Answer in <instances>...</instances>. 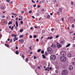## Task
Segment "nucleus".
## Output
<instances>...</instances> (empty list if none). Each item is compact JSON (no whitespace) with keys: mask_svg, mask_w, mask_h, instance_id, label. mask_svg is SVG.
<instances>
[{"mask_svg":"<svg viewBox=\"0 0 75 75\" xmlns=\"http://www.w3.org/2000/svg\"><path fill=\"white\" fill-rule=\"evenodd\" d=\"M68 68L69 70L70 71H72L73 70V68L72 67V66L71 65H70L69 66Z\"/></svg>","mask_w":75,"mask_h":75,"instance_id":"nucleus-9","label":"nucleus"},{"mask_svg":"<svg viewBox=\"0 0 75 75\" xmlns=\"http://www.w3.org/2000/svg\"><path fill=\"white\" fill-rule=\"evenodd\" d=\"M42 58H43V59H45V58H46V57H45V55L44 54H42Z\"/></svg>","mask_w":75,"mask_h":75,"instance_id":"nucleus-11","label":"nucleus"},{"mask_svg":"<svg viewBox=\"0 0 75 75\" xmlns=\"http://www.w3.org/2000/svg\"><path fill=\"white\" fill-rule=\"evenodd\" d=\"M21 24H23V21H21Z\"/></svg>","mask_w":75,"mask_h":75,"instance_id":"nucleus-33","label":"nucleus"},{"mask_svg":"<svg viewBox=\"0 0 75 75\" xmlns=\"http://www.w3.org/2000/svg\"><path fill=\"white\" fill-rule=\"evenodd\" d=\"M35 28H38V27L35 26L34 27Z\"/></svg>","mask_w":75,"mask_h":75,"instance_id":"nucleus-56","label":"nucleus"},{"mask_svg":"<svg viewBox=\"0 0 75 75\" xmlns=\"http://www.w3.org/2000/svg\"><path fill=\"white\" fill-rule=\"evenodd\" d=\"M41 11H44V10H42Z\"/></svg>","mask_w":75,"mask_h":75,"instance_id":"nucleus-64","label":"nucleus"},{"mask_svg":"<svg viewBox=\"0 0 75 75\" xmlns=\"http://www.w3.org/2000/svg\"><path fill=\"white\" fill-rule=\"evenodd\" d=\"M24 42V40L23 39H21L20 40V43H22V42Z\"/></svg>","mask_w":75,"mask_h":75,"instance_id":"nucleus-15","label":"nucleus"},{"mask_svg":"<svg viewBox=\"0 0 75 75\" xmlns=\"http://www.w3.org/2000/svg\"><path fill=\"white\" fill-rule=\"evenodd\" d=\"M15 48L16 49V50H17V49H18V47H16Z\"/></svg>","mask_w":75,"mask_h":75,"instance_id":"nucleus-53","label":"nucleus"},{"mask_svg":"<svg viewBox=\"0 0 75 75\" xmlns=\"http://www.w3.org/2000/svg\"><path fill=\"white\" fill-rule=\"evenodd\" d=\"M6 1L8 2V3H10V0H6Z\"/></svg>","mask_w":75,"mask_h":75,"instance_id":"nucleus-37","label":"nucleus"},{"mask_svg":"<svg viewBox=\"0 0 75 75\" xmlns=\"http://www.w3.org/2000/svg\"><path fill=\"white\" fill-rule=\"evenodd\" d=\"M41 53H42V54H44V50H42L41 51Z\"/></svg>","mask_w":75,"mask_h":75,"instance_id":"nucleus-20","label":"nucleus"},{"mask_svg":"<svg viewBox=\"0 0 75 75\" xmlns=\"http://www.w3.org/2000/svg\"><path fill=\"white\" fill-rule=\"evenodd\" d=\"M71 5H74V3L73 1H71Z\"/></svg>","mask_w":75,"mask_h":75,"instance_id":"nucleus-22","label":"nucleus"},{"mask_svg":"<svg viewBox=\"0 0 75 75\" xmlns=\"http://www.w3.org/2000/svg\"><path fill=\"white\" fill-rule=\"evenodd\" d=\"M32 2L33 3H35V2L33 0H32Z\"/></svg>","mask_w":75,"mask_h":75,"instance_id":"nucleus-39","label":"nucleus"},{"mask_svg":"<svg viewBox=\"0 0 75 75\" xmlns=\"http://www.w3.org/2000/svg\"><path fill=\"white\" fill-rule=\"evenodd\" d=\"M38 40H39V39H36V41H38Z\"/></svg>","mask_w":75,"mask_h":75,"instance_id":"nucleus-55","label":"nucleus"},{"mask_svg":"<svg viewBox=\"0 0 75 75\" xmlns=\"http://www.w3.org/2000/svg\"><path fill=\"white\" fill-rule=\"evenodd\" d=\"M59 12H62V10H59Z\"/></svg>","mask_w":75,"mask_h":75,"instance_id":"nucleus-40","label":"nucleus"},{"mask_svg":"<svg viewBox=\"0 0 75 75\" xmlns=\"http://www.w3.org/2000/svg\"><path fill=\"white\" fill-rule=\"evenodd\" d=\"M16 26L17 27H18V22H17V21H16Z\"/></svg>","mask_w":75,"mask_h":75,"instance_id":"nucleus-16","label":"nucleus"},{"mask_svg":"<svg viewBox=\"0 0 75 75\" xmlns=\"http://www.w3.org/2000/svg\"><path fill=\"white\" fill-rule=\"evenodd\" d=\"M61 54L62 55L65 56L66 55V52L64 51H62L61 52Z\"/></svg>","mask_w":75,"mask_h":75,"instance_id":"nucleus-6","label":"nucleus"},{"mask_svg":"<svg viewBox=\"0 0 75 75\" xmlns=\"http://www.w3.org/2000/svg\"><path fill=\"white\" fill-rule=\"evenodd\" d=\"M13 28H14V26H12L11 28V29L12 30H13Z\"/></svg>","mask_w":75,"mask_h":75,"instance_id":"nucleus-46","label":"nucleus"},{"mask_svg":"<svg viewBox=\"0 0 75 75\" xmlns=\"http://www.w3.org/2000/svg\"><path fill=\"white\" fill-rule=\"evenodd\" d=\"M29 37L30 38H33V36L31 35H30L29 36Z\"/></svg>","mask_w":75,"mask_h":75,"instance_id":"nucleus-26","label":"nucleus"},{"mask_svg":"<svg viewBox=\"0 0 75 75\" xmlns=\"http://www.w3.org/2000/svg\"><path fill=\"white\" fill-rule=\"evenodd\" d=\"M51 47L53 48H55L57 47V46L55 44H52V45L51 46Z\"/></svg>","mask_w":75,"mask_h":75,"instance_id":"nucleus-8","label":"nucleus"},{"mask_svg":"<svg viewBox=\"0 0 75 75\" xmlns=\"http://www.w3.org/2000/svg\"><path fill=\"white\" fill-rule=\"evenodd\" d=\"M32 13V11H31V10L30 11H29V13Z\"/></svg>","mask_w":75,"mask_h":75,"instance_id":"nucleus-35","label":"nucleus"},{"mask_svg":"<svg viewBox=\"0 0 75 75\" xmlns=\"http://www.w3.org/2000/svg\"><path fill=\"white\" fill-rule=\"evenodd\" d=\"M64 18H62V21H64Z\"/></svg>","mask_w":75,"mask_h":75,"instance_id":"nucleus-59","label":"nucleus"},{"mask_svg":"<svg viewBox=\"0 0 75 75\" xmlns=\"http://www.w3.org/2000/svg\"><path fill=\"white\" fill-rule=\"evenodd\" d=\"M33 6L34 7H36V4H35L34 5H33Z\"/></svg>","mask_w":75,"mask_h":75,"instance_id":"nucleus-45","label":"nucleus"},{"mask_svg":"<svg viewBox=\"0 0 75 75\" xmlns=\"http://www.w3.org/2000/svg\"><path fill=\"white\" fill-rule=\"evenodd\" d=\"M25 60L26 61H28V58H26Z\"/></svg>","mask_w":75,"mask_h":75,"instance_id":"nucleus-36","label":"nucleus"},{"mask_svg":"<svg viewBox=\"0 0 75 75\" xmlns=\"http://www.w3.org/2000/svg\"><path fill=\"white\" fill-rule=\"evenodd\" d=\"M32 17L34 19H35V17H34V16H32Z\"/></svg>","mask_w":75,"mask_h":75,"instance_id":"nucleus-48","label":"nucleus"},{"mask_svg":"<svg viewBox=\"0 0 75 75\" xmlns=\"http://www.w3.org/2000/svg\"><path fill=\"white\" fill-rule=\"evenodd\" d=\"M57 14L58 15H59V14H60V13H59V12H57Z\"/></svg>","mask_w":75,"mask_h":75,"instance_id":"nucleus-31","label":"nucleus"},{"mask_svg":"<svg viewBox=\"0 0 75 75\" xmlns=\"http://www.w3.org/2000/svg\"><path fill=\"white\" fill-rule=\"evenodd\" d=\"M13 2L12 1H11V2L10 3V4H12V3H13Z\"/></svg>","mask_w":75,"mask_h":75,"instance_id":"nucleus-60","label":"nucleus"},{"mask_svg":"<svg viewBox=\"0 0 75 75\" xmlns=\"http://www.w3.org/2000/svg\"><path fill=\"white\" fill-rule=\"evenodd\" d=\"M12 41H13L12 39H11L10 41V43H11V42H12Z\"/></svg>","mask_w":75,"mask_h":75,"instance_id":"nucleus-27","label":"nucleus"},{"mask_svg":"<svg viewBox=\"0 0 75 75\" xmlns=\"http://www.w3.org/2000/svg\"><path fill=\"white\" fill-rule=\"evenodd\" d=\"M47 51L49 54H52V49L50 47H48L47 48Z\"/></svg>","mask_w":75,"mask_h":75,"instance_id":"nucleus-3","label":"nucleus"},{"mask_svg":"<svg viewBox=\"0 0 75 75\" xmlns=\"http://www.w3.org/2000/svg\"><path fill=\"white\" fill-rule=\"evenodd\" d=\"M36 15L37 16H40V14L38 13H36Z\"/></svg>","mask_w":75,"mask_h":75,"instance_id":"nucleus-28","label":"nucleus"},{"mask_svg":"<svg viewBox=\"0 0 75 75\" xmlns=\"http://www.w3.org/2000/svg\"><path fill=\"white\" fill-rule=\"evenodd\" d=\"M67 57L68 58H71L72 57V55L70 53H69L67 55Z\"/></svg>","mask_w":75,"mask_h":75,"instance_id":"nucleus-10","label":"nucleus"},{"mask_svg":"<svg viewBox=\"0 0 75 75\" xmlns=\"http://www.w3.org/2000/svg\"><path fill=\"white\" fill-rule=\"evenodd\" d=\"M2 18H4V17H5V16H4V15H2Z\"/></svg>","mask_w":75,"mask_h":75,"instance_id":"nucleus-42","label":"nucleus"},{"mask_svg":"<svg viewBox=\"0 0 75 75\" xmlns=\"http://www.w3.org/2000/svg\"><path fill=\"white\" fill-rule=\"evenodd\" d=\"M50 58L51 59H53V60H55L56 59V57L54 55H52L51 56Z\"/></svg>","mask_w":75,"mask_h":75,"instance_id":"nucleus-4","label":"nucleus"},{"mask_svg":"<svg viewBox=\"0 0 75 75\" xmlns=\"http://www.w3.org/2000/svg\"><path fill=\"white\" fill-rule=\"evenodd\" d=\"M52 37H51L50 38V40H51V39H52Z\"/></svg>","mask_w":75,"mask_h":75,"instance_id":"nucleus-62","label":"nucleus"},{"mask_svg":"<svg viewBox=\"0 0 75 75\" xmlns=\"http://www.w3.org/2000/svg\"><path fill=\"white\" fill-rule=\"evenodd\" d=\"M41 51V49H39L38 50V52H40Z\"/></svg>","mask_w":75,"mask_h":75,"instance_id":"nucleus-19","label":"nucleus"},{"mask_svg":"<svg viewBox=\"0 0 75 75\" xmlns=\"http://www.w3.org/2000/svg\"><path fill=\"white\" fill-rule=\"evenodd\" d=\"M34 38H36L37 37V35H35L34 37Z\"/></svg>","mask_w":75,"mask_h":75,"instance_id":"nucleus-44","label":"nucleus"},{"mask_svg":"<svg viewBox=\"0 0 75 75\" xmlns=\"http://www.w3.org/2000/svg\"><path fill=\"white\" fill-rule=\"evenodd\" d=\"M38 69H40V66H38Z\"/></svg>","mask_w":75,"mask_h":75,"instance_id":"nucleus-61","label":"nucleus"},{"mask_svg":"<svg viewBox=\"0 0 75 75\" xmlns=\"http://www.w3.org/2000/svg\"><path fill=\"white\" fill-rule=\"evenodd\" d=\"M60 59L62 62H65L67 61V57L65 56H62L60 57Z\"/></svg>","mask_w":75,"mask_h":75,"instance_id":"nucleus-1","label":"nucleus"},{"mask_svg":"<svg viewBox=\"0 0 75 75\" xmlns=\"http://www.w3.org/2000/svg\"><path fill=\"white\" fill-rule=\"evenodd\" d=\"M70 45H71V44L69 43L66 46V47H69Z\"/></svg>","mask_w":75,"mask_h":75,"instance_id":"nucleus-17","label":"nucleus"},{"mask_svg":"<svg viewBox=\"0 0 75 75\" xmlns=\"http://www.w3.org/2000/svg\"><path fill=\"white\" fill-rule=\"evenodd\" d=\"M58 37H59V35H57L56 36V38H58Z\"/></svg>","mask_w":75,"mask_h":75,"instance_id":"nucleus-41","label":"nucleus"},{"mask_svg":"<svg viewBox=\"0 0 75 75\" xmlns=\"http://www.w3.org/2000/svg\"><path fill=\"white\" fill-rule=\"evenodd\" d=\"M64 65L66 67H68V64L67 63H65L64 64Z\"/></svg>","mask_w":75,"mask_h":75,"instance_id":"nucleus-13","label":"nucleus"},{"mask_svg":"<svg viewBox=\"0 0 75 75\" xmlns=\"http://www.w3.org/2000/svg\"><path fill=\"white\" fill-rule=\"evenodd\" d=\"M11 14H12V15H14V13H12Z\"/></svg>","mask_w":75,"mask_h":75,"instance_id":"nucleus-58","label":"nucleus"},{"mask_svg":"<svg viewBox=\"0 0 75 75\" xmlns=\"http://www.w3.org/2000/svg\"><path fill=\"white\" fill-rule=\"evenodd\" d=\"M57 47L58 48H60L62 47V45H61L59 43H57Z\"/></svg>","mask_w":75,"mask_h":75,"instance_id":"nucleus-5","label":"nucleus"},{"mask_svg":"<svg viewBox=\"0 0 75 75\" xmlns=\"http://www.w3.org/2000/svg\"><path fill=\"white\" fill-rule=\"evenodd\" d=\"M16 54H18V51H16Z\"/></svg>","mask_w":75,"mask_h":75,"instance_id":"nucleus-24","label":"nucleus"},{"mask_svg":"<svg viewBox=\"0 0 75 75\" xmlns=\"http://www.w3.org/2000/svg\"><path fill=\"white\" fill-rule=\"evenodd\" d=\"M47 18H50V15H47Z\"/></svg>","mask_w":75,"mask_h":75,"instance_id":"nucleus-21","label":"nucleus"},{"mask_svg":"<svg viewBox=\"0 0 75 75\" xmlns=\"http://www.w3.org/2000/svg\"><path fill=\"white\" fill-rule=\"evenodd\" d=\"M45 55H47V54H48V53L47 52H45Z\"/></svg>","mask_w":75,"mask_h":75,"instance_id":"nucleus-34","label":"nucleus"},{"mask_svg":"<svg viewBox=\"0 0 75 75\" xmlns=\"http://www.w3.org/2000/svg\"><path fill=\"white\" fill-rule=\"evenodd\" d=\"M1 9H2V10H3L4 9V7L3 6H1Z\"/></svg>","mask_w":75,"mask_h":75,"instance_id":"nucleus-23","label":"nucleus"},{"mask_svg":"<svg viewBox=\"0 0 75 75\" xmlns=\"http://www.w3.org/2000/svg\"><path fill=\"white\" fill-rule=\"evenodd\" d=\"M53 1L54 3H57V0H53Z\"/></svg>","mask_w":75,"mask_h":75,"instance_id":"nucleus-25","label":"nucleus"},{"mask_svg":"<svg viewBox=\"0 0 75 75\" xmlns=\"http://www.w3.org/2000/svg\"><path fill=\"white\" fill-rule=\"evenodd\" d=\"M21 57H22V58H24V56L23 55H21Z\"/></svg>","mask_w":75,"mask_h":75,"instance_id":"nucleus-38","label":"nucleus"},{"mask_svg":"<svg viewBox=\"0 0 75 75\" xmlns=\"http://www.w3.org/2000/svg\"><path fill=\"white\" fill-rule=\"evenodd\" d=\"M22 31H23V29H21L20 30V32H22Z\"/></svg>","mask_w":75,"mask_h":75,"instance_id":"nucleus-29","label":"nucleus"},{"mask_svg":"<svg viewBox=\"0 0 75 75\" xmlns=\"http://www.w3.org/2000/svg\"><path fill=\"white\" fill-rule=\"evenodd\" d=\"M68 21L69 22H72L73 21V20H72V17H70L68 18Z\"/></svg>","mask_w":75,"mask_h":75,"instance_id":"nucleus-7","label":"nucleus"},{"mask_svg":"<svg viewBox=\"0 0 75 75\" xmlns=\"http://www.w3.org/2000/svg\"><path fill=\"white\" fill-rule=\"evenodd\" d=\"M12 23H13V21H10L8 24V25H10V24H12Z\"/></svg>","mask_w":75,"mask_h":75,"instance_id":"nucleus-14","label":"nucleus"},{"mask_svg":"<svg viewBox=\"0 0 75 75\" xmlns=\"http://www.w3.org/2000/svg\"><path fill=\"white\" fill-rule=\"evenodd\" d=\"M60 43L61 44H64V41H62L60 42Z\"/></svg>","mask_w":75,"mask_h":75,"instance_id":"nucleus-12","label":"nucleus"},{"mask_svg":"<svg viewBox=\"0 0 75 75\" xmlns=\"http://www.w3.org/2000/svg\"><path fill=\"white\" fill-rule=\"evenodd\" d=\"M5 45L6 46V47H9V45L7 44H5Z\"/></svg>","mask_w":75,"mask_h":75,"instance_id":"nucleus-18","label":"nucleus"},{"mask_svg":"<svg viewBox=\"0 0 75 75\" xmlns=\"http://www.w3.org/2000/svg\"><path fill=\"white\" fill-rule=\"evenodd\" d=\"M6 11H5L3 12V13H6Z\"/></svg>","mask_w":75,"mask_h":75,"instance_id":"nucleus-54","label":"nucleus"},{"mask_svg":"<svg viewBox=\"0 0 75 75\" xmlns=\"http://www.w3.org/2000/svg\"><path fill=\"white\" fill-rule=\"evenodd\" d=\"M72 64L73 65H75V62H73L72 63Z\"/></svg>","mask_w":75,"mask_h":75,"instance_id":"nucleus-32","label":"nucleus"},{"mask_svg":"<svg viewBox=\"0 0 75 75\" xmlns=\"http://www.w3.org/2000/svg\"><path fill=\"white\" fill-rule=\"evenodd\" d=\"M51 30L52 31H54V29H51Z\"/></svg>","mask_w":75,"mask_h":75,"instance_id":"nucleus-63","label":"nucleus"},{"mask_svg":"<svg viewBox=\"0 0 75 75\" xmlns=\"http://www.w3.org/2000/svg\"><path fill=\"white\" fill-rule=\"evenodd\" d=\"M72 28H74V25L73 24L72 25Z\"/></svg>","mask_w":75,"mask_h":75,"instance_id":"nucleus-51","label":"nucleus"},{"mask_svg":"<svg viewBox=\"0 0 75 75\" xmlns=\"http://www.w3.org/2000/svg\"><path fill=\"white\" fill-rule=\"evenodd\" d=\"M68 73V70L66 69H64L62 71V74L63 75H67Z\"/></svg>","mask_w":75,"mask_h":75,"instance_id":"nucleus-2","label":"nucleus"},{"mask_svg":"<svg viewBox=\"0 0 75 75\" xmlns=\"http://www.w3.org/2000/svg\"><path fill=\"white\" fill-rule=\"evenodd\" d=\"M55 73H56V74H57V73H58V70H56L55 71Z\"/></svg>","mask_w":75,"mask_h":75,"instance_id":"nucleus-47","label":"nucleus"},{"mask_svg":"<svg viewBox=\"0 0 75 75\" xmlns=\"http://www.w3.org/2000/svg\"><path fill=\"white\" fill-rule=\"evenodd\" d=\"M15 40H18V39H17V38H15Z\"/></svg>","mask_w":75,"mask_h":75,"instance_id":"nucleus-50","label":"nucleus"},{"mask_svg":"<svg viewBox=\"0 0 75 75\" xmlns=\"http://www.w3.org/2000/svg\"><path fill=\"white\" fill-rule=\"evenodd\" d=\"M4 23H6V21H3Z\"/></svg>","mask_w":75,"mask_h":75,"instance_id":"nucleus-57","label":"nucleus"},{"mask_svg":"<svg viewBox=\"0 0 75 75\" xmlns=\"http://www.w3.org/2000/svg\"><path fill=\"white\" fill-rule=\"evenodd\" d=\"M19 17L20 18H23V17L21 16H19Z\"/></svg>","mask_w":75,"mask_h":75,"instance_id":"nucleus-43","label":"nucleus"},{"mask_svg":"<svg viewBox=\"0 0 75 75\" xmlns=\"http://www.w3.org/2000/svg\"><path fill=\"white\" fill-rule=\"evenodd\" d=\"M34 59H37V57L35 56H34Z\"/></svg>","mask_w":75,"mask_h":75,"instance_id":"nucleus-30","label":"nucleus"},{"mask_svg":"<svg viewBox=\"0 0 75 75\" xmlns=\"http://www.w3.org/2000/svg\"><path fill=\"white\" fill-rule=\"evenodd\" d=\"M11 36H12V37H14V35L12 34L11 35Z\"/></svg>","mask_w":75,"mask_h":75,"instance_id":"nucleus-52","label":"nucleus"},{"mask_svg":"<svg viewBox=\"0 0 75 75\" xmlns=\"http://www.w3.org/2000/svg\"><path fill=\"white\" fill-rule=\"evenodd\" d=\"M23 37V35L20 36V37Z\"/></svg>","mask_w":75,"mask_h":75,"instance_id":"nucleus-49","label":"nucleus"}]
</instances>
